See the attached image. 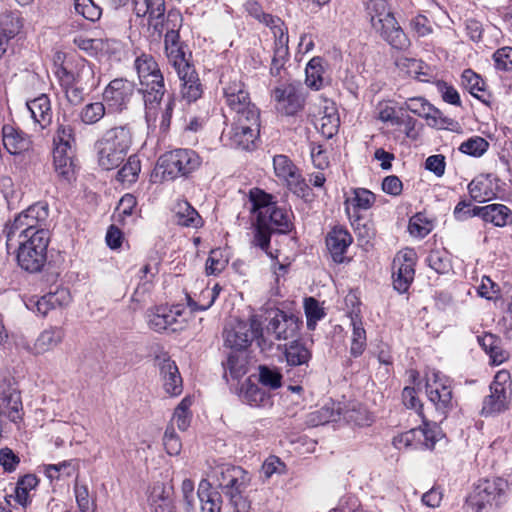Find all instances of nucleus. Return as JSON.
Here are the masks:
<instances>
[{"mask_svg": "<svg viewBox=\"0 0 512 512\" xmlns=\"http://www.w3.org/2000/svg\"><path fill=\"white\" fill-rule=\"evenodd\" d=\"M210 476L228 499L235 512H249L251 501L247 490L251 485L250 473L240 466L220 463L211 467Z\"/></svg>", "mask_w": 512, "mask_h": 512, "instance_id": "nucleus-1", "label": "nucleus"}, {"mask_svg": "<svg viewBox=\"0 0 512 512\" xmlns=\"http://www.w3.org/2000/svg\"><path fill=\"white\" fill-rule=\"evenodd\" d=\"M134 67L143 94L146 122L154 124L158 115V102L165 93L163 74L154 57L145 53L135 59Z\"/></svg>", "mask_w": 512, "mask_h": 512, "instance_id": "nucleus-2", "label": "nucleus"}, {"mask_svg": "<svg viewBox=\"0 0 512 512\" xmlns=\"http://www.w3.org/2000/svg\"><path fill=\"white\" fill-rule=\"evenodd\" d=\"M132 145V132L127 126L108 129L95 142L97 161L101 168L111 170L120 165Z\"/></svg>", "mask_w": 512, "mask_h": 512, "instance_id": "nucleus-3", "label": "nucleus"}, {"mask_svg": "<svg viewBox=\"0 0 512 512\" xmlns=\"http://www.w3.org/2000/svg\"><path fill=\"white\" fill-rule=\"evenodd\" d=\"M367 12L373 29L396 49L409 46V40L395 19L386 0H370Z\"/></svg>", "mask_w": 512, "mask_h": 512, "instance_id": "nucleus-4", "label": "nucleus"}, {"mask_svg": "<svg viewBox=\"0 0 512 512\" xmlns=\"http://www.w3.org/2000/svg\"><path fill=\"white\" fill-rule=\"evenodd\" d=\"M17 262L25 271L40 272L47 260V247L49 244V231L40 230L30 238L17 239Z\"/></svg>", "mask_w": 512, "mask_h": 512, "instance_id": "nucleus-5", "label": "nucleus"}, {"mask_svg": "<svg viewBox=\"0 0 512 512\" xmlns=\"http://www.w3.org/2000/svg\"><path fill=\"white\" fill-rule=\"evenodd\" d=\"M48 215V208L41 203L29 206L18 214L10 225L6 226L4 232L7 243H11L14 238H30L37 231L47 230L45 224Z\"/></svg>", "mask_w": 512, "mask_h": 512, "instance_id": "nucleus-6", "label": "nucleus"}, {"mask_svg": "<svg viewBox=\"0 0 512 512\" xmlns=\"http://www.w3.org/2000/svg\"><path fill=\"white\" fill-rule=\"evenodd\" d=\"M164 0H134V12L137 17H148V31L152 37L160 39L162 35L170 32L172 23L170 17L177 15L179 29L182 26V16L177 11H169L165 16Z\"/></svg>", "mask_w": 512, "mask_h": 512, "instance_id": "nucleus-7", "label": "nucleus"}, {"mask_svg": "<svg viewBox=\"0 0 512 512\" xmlns=\"http://www.w3.org/2000/svg\"><path fill=\"white\" fill-rule=\"evenodd\" d=\"M223 84V97L234 118L250 120L255 123L256 117H260L259 109L252 103L250 95L243 82L238 79L225 81Z\"/></svg>", "mask_w": 512, "mask_h": 512, "instance_id": "nucleus-8", "label": "nucleus"}, {"mask_svg": "<svg viewBox=\"0 0 512 512\" xmlns=\"http://www.w3.org/2000/svg\"><path fill=\"white\" fill-rule=\"evenodd\" d=\"M261 336L262 323L255 315L248 321L233 320L223 331L224 344L232 349V352H246L253 340H259Z\"/></svg>", "mask_w": 512, "mask_h": 512, "instance_id": "nucleus-9", "label": "nucleus"}, {"mask_svg": "<svg viewBox=\"0 0 512 512\" xmlns=\"http://www.w3.org/2000/svg\"><path fill=\"white\" fill-rule=\"evenodd\" d=\"M511 386L510 373L506 370L498 371L490 385V394L484 398L482 414L492 415L505 411L510 401Z\"/></svg>", "mask_w": 512, "mask_h": 512, "instance_id": "nucleus-10", "label": "nucleus"}, {"mask_svg": "<svg viewBox=\"0 0 512 512\" xmlns=\"http://www.w3.org/2000/svg\"><path fill=\"white\" fill-rule=\"evenodd\" d=\"M439 431L437 427H430L424 423L423 426L410 429L393 438V445L396 449H433L438 441Z\"/></svg>", "mask_w": 512, "mask_h": 512, "instance_id": "nucleus-11", "label": "nucleus"}, {"mask_svg": "<svg viewBox=\"0 0 512 512\" xmlns=\"http://www.w3.org/2000/svg\"><path fill=\"white\" fill-rule=\"evenodd\" d=\"M200 157L190 149H175L160 158L164 173L171 177L187 175L200 166Z\"/></svg>", "mask_w": 512, "mask_h": 512, "instance_id": "nucleus-12", "label": "nucleus"}, {"mask_svg": "<svg viewBox=\"0 0 512 512\" xmlns=\"http://www.w3.org/2000/svg\"><path fill=\"white\" fill-rule=\"evenodd\" d=\"M0 414L13 423H18L23 418L20 391L14 379L4 374H0Z\"/></svg>", "mask_w": 512, "mask_h": 512, "instance_id": "nucleus-13", "label": "nucleus"}, {"mask_svg": "<svg viewBox=\"0 0 512 512\" xmlns=\"http://www.w3.org/2000/svg\"><path fill=\"white\" fill-rule=\"evenodd\" d=\"M267 27H269L275 38L274 55L271 63L270 72L273 76H280L285 61L289 55L288 51V33L284 22L275 16H262L260 18Z\"/></svg>", "mask_w": 512, "mask_h": 512, "instance_id": "nucleus-14", "label": "nucleus"}, {"mask_svg": "<svg viewBox=\"0 0 512 512\" xmlns=\"http://www.w3.org/2000/svg\"><path fill=\"white\" fill-rule=\"evenodd\" d=\"M425 390L428 399L437 410L445 413L452 407V389L449 379L441 372L431 370L426 373Z\"/></svg>", "mask_w": 512, "mask_h": 512, "instance_id": "nucleus-15", "label": "nucleus"}, {"mask_svg": "<svg viewBox=\"0 0 512 512\" xmlns=\"http://www.w3.org/2000/svg\"><path fill=\"white\" fill-rule=\"evenodd\" d=\"M275 175L285 182L290 191L297 196L304 197L308 191V185L302 177L299 169L285 155H276L273 158Z\"/></svg>", "mask_w": 512, "mask_h": 512, "instance_id": "nucleus-16", "label": "nucleus"}, {"mask_svg": "<svg viewBox=\"0 0 512 512\" xmlns=\"http://www.w3.org/2000/svg\"><path fill=\"white\" fill-rule=\"evenodd\" d=\"M233 126L224 134L227 144L234 148L249 150L259 133L260 117H256L255 123L250 120L233 119Z\"/></svg>", "mask_w": 512, "mask_h": 512, "instance_id": "nucleus-17", "label": "nucleus"}, {"mask_svg": "<svg viewBox=\"0 0 512 512\" xmlns=\"http://www.w3.org/2000/svg\"><path fill=\"white\" fill-rule=\"evenodd\" d=\"M134 94V84L126 79L112 80L103 92V100L110 112H121L127 108Z\"/></svg>", "mask_w": 512, "mask_h": 512, "instance_id": "nucleus-18", "label": "nucleus"}, {"mask_svg": "<svg viewBox=\"0 0 512 512\" xmlns=\"http://www.w3.org/2000/svg\"><path fill=\"white\" fill-rule=\"evenodd\" d=\"M507 488L508 483L503 478L481 479L475 485L471 500L481 509L487 504L497 503L501 496L505 494Z\"/></svg>", "mask_w": 512, "mask_h": 512, "instance_id": "nucleus-19", "label": "nucleus"}, {"mask_svg": "<svg viewBox=\"0 0 512 512\" xmlns=\"http://www.w3.org/2000/svg\"><path fill=\"white\" fill-rule=\"evenodd\" d=\"M170 22L172 23L170 27L171 30L170 32L165 34L164 49L168 62L174 67V69L177 72L182 68H185V65L191 64L188 62L186 58L184 45L180 41L178 16L172 15L170 17Z\"/></svg>", "mask_w": 512, "mask_h": 512, "instance_id": "nucleus-20", "label": "nucleus"}, {"mask_svg": "<svg viewBox=\"0 0 512 512\" xmlns=\"http://www.w3.org/2000/svg\"><path fill=\"white\" fill-rule=\"evenodd\" d=\"M184 321L182 310L179 306H160L147 313V322L151 329L161 332L167 329L175 331L174 325Z\"/></svg>", "mask_w": 512, "mask_h": 512, "instance_id": "nucleus-21", "label": "nucleus"}, {"mask_svg": "<svg viewBox=\"0 0 512 512\" xmlns=\"http://www.w3.org/2000/svg\"><path fill=\"white\" fill-rule=\"evenodd\" d=\"M301 323L295 315L276 310L270 317L267 332L273 333L277 340H287L296 336Z\"/></svg>", "mask_w": 512, "mask_h": 512, "instance_id": "nucleus-22", "label": "nucleus"}, {"mask_svg": "<svg viewBox=\"0 0 512 512\" xmlns=\"http://www.w3.org/2000/svg\"><path fill=\"white\" fill-rule=\"evenodd\" d=\"M70 300L69 291L60 288L41 297L33 296L25 302V305L29 310L45 316L52 309L68 305Z\"/></svg>", "mask_w": 512, "mask_h": 512, "instance_id": "nucleus-23", "label": "nucleus"}, {"mask_svg": "<svg viewBox=\"0 0 512 512\" xmlns=\"http://www.w3.org/2000/svg\"><path fill=\"white\" fill-rule=\"evenodd\" d=\"M156 364L160 370L165 392L170 396H178L182 393L183 385L178 367L167 354L156 357Z\"/></svg>", "mask_w": 512, "mask_h": 512, "instance_id": "nucleus-24", "label": "nucleus"}, {"mask_svg": "<svg viewBox=\"0 0 512 512\" xmlns=\"http://www.w3.org/2000/svg\"><path fill=\"white\" fill-rule=\"evenodd\" d=\"M273 97L277 102V110L287 116L296 115L303 108V95L293 85L275 88Z\"/></svg>", "mask_w": 512, "mask_h": 512, "instance_id": "nucleus-25", "label": "nucleus"}, {"mask_svg": "<svg viewBox=\"0 0 512 512\" xmlns=\"http://www.w3.org/2000/svg\"><path fill=\"white\" fill-rule=\"evenodd\" d=\"M469 216H478L484 222L496 227H504L512 223V211L504 204H489L486 206H474Z\"/></svg>", "mask_w": 512, "mask_h": 512, "instance_id": "nucleus-26", "label": "nucleus"}, {"mask_svg": "<svg viewBox=\"0 0 512 512\" xmlns=\"http://www.w3.org/2000/svg\"><path fill=\"white\" fill-rule=\"evenodd\" d=\"M177 74L181 81L183 99L189 103L198 100L202 96L203 88L195 68L192 65H185Z\"/></svg>", "mask_w": 512, "mask_h": 512, "instance_id": "nucleus-27", "label": "nucleus"}, {"mask_svg": "<svg viewBox=\"0 0 512 512\" xmlns=\"http://www.w3.org/2000/svg\"><path fill=\"white\" fill-rule=\"evenodd\" d=\"M319 109V130L324 137L330 139L338 132L340 126V118L336 104L331 100L324 99Z\"/></svg>", "mask_w": 512, "mask_h": 512, "instance_id": "nucleus-28", "label": "nucleus"}, {"mask_svg": "<svg viewBox=\"0 0 512 512\" xmlns=\"http://www.w3.org/2000/svg\"><path fill=\"white\" fill-rule=\"evenodd\" d=\"M352 243L350 233L342 226H335L326 237L327 248L337 263H342L347 248Z\"/></svg>", "mask_w": 512, "mask_h": 512, "instance_id": "nucleus-29", "label": "nucleus"}, {"mask_svg": "<svg viewBox=\"0 0 512 512\" xmlns=\"http://www.w3.org/2000/svg\"><path fill=\"white\" fill-rule=\"evenodd\" d=\"M400 108L425 118L431 126H437L441 118L440 111L422 97L408 98Z\"/></svg>", "mask_w": 512, "mask_h": 512, "instance_id": "nucleus-30", "label": "nucleus"}, {"mask_svg": "<svg viewBox=\"0 0 512 512\" xmlns=\"http://www.w3.org/2000/svg\"><path fill=\"white\" fill-rule=\"evenodd\" d=\"M241 400L253 407L271 406V395L258 384L252 383L250 379L246 380L239 391Z\"/></svg>", "mask_w": 512, "mask_h": 512, "instance_id": "nucleus-31", "label": "nucleus"}, {"mask_svg": "<svg viewBox=\"0 0 512 512\" xmlns=\"http://www.w3.org/2000/svg\"><path fill=\"white\" fill-rule=\"evenodd\" d=\"M291 217V211L275 204L263 219L259 221V224L265 225L271 230H275L279 233H287L292 228Z\"/></svg>", "mask_w": 512, "mask_h": 512, "instance_id": "nucleus-32", "label": "nucleus"}, {"mask_svg": "<svg viewBox=\"0 0 512 512\" xmlns=\"http://www.w3.org/2000/svg\"><path fill=\"white\" fill-rule=\"evenodd\" d=\"M375 203V195L365 188H355L345 200V211L350 219L358 216L359 210H368Z\"/></svg>", "mask_w": 512, "mask_h": 512, "instance_id": "nucleus-33", "label": "nucleus"}, {"mask_svg": "<svg viewBox=\"0 0 512 512\" xmlns=\"http://www.w3.org/2000/svg\"><path fill=\"white\" fill-rule=\"evenodd\" d=\"M32 119L42 129L47 127L52 120V110L50 99L47 95L42 94L26 103Z\"/></svg>", "mask_w": 512, "mask_h": 512, "instance_id": "nucleus-34", "label": "nucleus"}, {"mask_svg": "<svg viewBox=\"0 0 512 512\" xmlns=\"http://www.w3.org/2000/svg\"><path fill=\"white\" fill-rule=\"evenodd\" d=\"M64 338V331L59 327H50L42 331L35 340L31 352L44 354L56 348Z\"/></svg>", "mask_w": 512, "mask_h": 512, "instance_id": "nucleus-35", "label": "nucleus"}, {"mask_svg": "<svg viewBox=\"0 0 512 512\" xmlns=\"http://www.w3.org/2000/svg\"><path fill=\"white\" fill-rule=\"evenodd\" d=\"M174 218L178 225L190 228L202 226V218L194 207L186 200H178L173 208Z\"/></svg>", "mask_w": 512, "mask_h": 512, "instance_id": "nucleus-36", "label": "nucleus"}, {"mask_svg": "<svg viewBox=\"0 0 512 512\" xmlns=\"http://www.w3.org/2000/svg\"><path fill=\"white\" fill-rule=\"evenodd\" d=\"M468 190L472 199L479 203L490 201L496 196L490 175H479L474 178L469 183Z\"/></svg>", "mask_w": 512, "mask_h": 512, "instance_id": "nucleus-37", "label": "nucleus"}, {"mask_svg": "<svg viewBox=\"0 0 512 512\" xmlns=\"http://www.w3.org/2000/svg\"><path fill=\"white\" fill-rule=\"evenodd\" d=\"M249 370V358L247 352H231L224 363V377L230 376L233 380H239Z\"/></svg>", "mask_w": 512, "mask_h": 512, "instance_id": "nucleus-38", "label": "nucleus"}, {"mask_svg": "<svg viewBox=\"0 0 512 512\" xmlns=\"http://www.w3.org/2000/svg\"><path fill=\"white\" fill-rule=\"evenodd\" d=\"M197 497L200 501L199 512H220L221 496L217 491L211 489V484L207 480L199 483Z\"/></svg>", "mask_w": 512, "mask_h": 512, "instance_id": "nucleus-39", "label": "nucleus"}, {"mask_svg": "<svg viewBox=\"0 0 512 512\" xmlns=\"http://www.w3.org/2000/svg\"><path fill=\"white\" fill-rule=\"evenodd\" d=\"M273 196L264 192L261 189L254 188L249 193V200L251 203V212L256 215L257 222H259L263 217L273 208L276 204L273 201Z\"/></svg>", "mask_w": 512, "mask_h": 512, "instance_id": "nucleus-40", "label": "nucleus"}, {"mask_svg": "<svg viewBox=\"0 0 512 512\" xmlns=\"http://www.w3.org/2000/svg\"><path fill=\"white\" fill-rule=\"evenodd\" d=\"M341 407L332 403L325 405L318 410H315L307 415L306 423L308 426L316 427L325 425L329 422H334L340 419Z\"/></svg>", "mask_w": 512, "mask_h": 512, "instance_id": "nucleus-41", "label": "nucleus"}, {"mask_svg": "<svg viewBox=\"0 0 512 512\" xmlns=\"http://www.w3.org/2000/svg\"><path fill=\"white\" fill-rule=\"evenodd\" d=\"M53 142L55 148H58V152L71 150V148L75 145L74 128L68 120L63 119L62 122H58Z\"/></svg>", "mask_w": 512, "mask_h": 512, "instance_id": "nucleus-42", "label": "nucleus"}, {"mask_svg": "<svg viewBox=\"0 0 512 512\" xmlns=\"http://www.w3.org/2000/svg\"><path fill=\"white\" fill-rule=\"evenodd\" d=\"M352 335L350 353L354 357L362 355L366 348V331L358 315L351 317Z\"/></svg>", "mask_w": 512, "mask_h": 512, "instance_id": "nucleus-43", "label": "nucleus"}, {"mask_svg": "<svg viewBox=\"0 0 512 512\" xmlns=\"http://www.w3.org/2000/svg\"><path fill=\"white\" fill-rule=\"evenodd\" d=\"M462 85L469 93L475 98L485 102L487 96L485 89V81L480 75L476 74L471 69H466L462 73Z\"/></svg>", "mask_w": 512, "mask_h": 512, "instance_id": "nucleus-44", "label": "nucleus"}, {"mask_svg": "<svg viewBox=\"0 0 512 512\" xmlns=\"http://www.w3.org/2000/svg\"><path fill=\"white\" fill-rule=\"evenodd\" d=\"M79 58L66 61L63 65L59 66L56 70V75L59 79L60 85H80V63Z\"/></svg>", "mask_w": 512, "mask_h": 512, "instance_id": "nucleus-45", "label": "nucleus"}, {"mask_svg": "<svg viewBox=\"0 0 512 512\" xmlns=\"http://www.w3.org/2000/svg\"><path fill=\"white\" fill-rule=\"evenodd\" d=\"M74 44L90 56H98L109 50V42L102 38H89L83 35L74 38Z\"/></svg>", "mask_w": 512, "mask_h": 512, "instance_id": "nucleus-46", "label": "nucleus"}, {"mask_svg": "<svg viewBox=\"0 0 512 512\" xmlns=\"http://www.w3.org/2000/svg\"><path fill=\"white\" fill-rule=\"evenodd\" d=\"M38 485V479L35 475L27 474L18 480L15 488L16 501L26 507L30 502V491Z\"/></svg>", "mask_w": 512, "mask_h": 512, "instance_id": "nucleus-47", "label": "nucleus"}, {"mask_svg": "<svg viewBox=\"0 0 512 512\" xmlns=\"http://www.w3.org/2000/svg\"><path fill=\"white\" fill-rule=\"evenodd\" d=\"M285 357L289 365L300 366L309 362L311 352L304 344L292 342L285 350Z\"/></svg>", "mask_w": 512, "mask_h": 512, "instance_id": "nucleus-48", "label": "nucleus"}, {"mask_svg": "<svg viewBox=\"0 0 512 512\" xmlns=\"http://www.w3.org/2000/svg\"><path fill=\"white\" fill-rule=\"evenodd\" d=\"M416 263V252L411 248H405L399 251L393 260V269L398 270L401 267V272L408 274V277H414Z\"/></svg>", "mask_w": 512, "mask_h": 512, "instance_id": "nucleus-49", "label": "nucleus"}, {"mask_svg": "<svg viewBox=\"0 0 512 512\" xmlns=\"http://www.w3.org/2000/svg\"><path fill=\"white\" fill-rule=\"evenodd\" d=\"M323 72L322 59L319 57L312 58L305 69L306 84L313 89H320L324 82Z\"/></svg>", "mask_w": 512, "mask_h": 512, "instance_id": "nucleus-50", "label": "nucleus"}, {"mask_svg": "<svg viewBox=\"0 0 512 512\" xmlns=\"http://www.w3.org/2000/svg\"><path fill=\"white\" fill-rule=\"evenodd\" d=\"M426 261L429 267L438 274H446L452 267L450 254L445 249L432 250Z\"/></svg>", "mask_w": 512, "mask_h": 512, "instance_id": "nucleus-51", "label": "nucleus"}, {"mask_svg": "<svg viewBox=\"0 0 512 512\" xmlns=\"http://www.w3.org/2000/svg\"><path fill=\"white\" fill-rule=\"evenodd\" d=\"M3 145L10 154L16 155L26 148V140L13 127L4 126Z\"/></svg>", "mask_w": 512, "mask_h": 512, "instance_id": "nucleus-52", "label": "nucleus"}, {"mask_svg": "<svg viewBox=\"0 0 512 512\" xmlns=\"http://www.w3.org/2000/svg\"><path fill=\"white\" fill-rule=\"evenodd\" d=\"M137 205V200L132 194H125L119 201L118 206L114 212V220L122 225L128 223L132 217L134 208Z\"/></svg>", "mask_w": 512, "mask_h": 512, "instance_id": "nucleus-53", "label": "nucleus"}, {"mask_svg": "<svg viewBox=\"0 0 512 512\" xmlns=\"http://www.w3.org/2000/svg\"><path fill=\"white\" fill-rule=\"evenodd\" d=\"M106 113V104L93 102L86 104L79 113V119L86 125L98 123Z\"/></svg>", "mask_w": 512, "mask_h": 512, "instance_id": "nucleus-54", "label": "nucleus"}, {"mask_svg": "<svg viewBox=\"0 0 512 512\" xmlns=\"http://www.w3.org/2000/svg\"><path fill=\"white\" fill-rule=\"evenodd\" d=\"M141 171V163L136 155H131L125 165L118 171L117 180L124 184L134 183Z\"/></svg>", "mask_w": 512, "mask_h": 512, "instance_id": "nucleus-55", "label": "nucleus"}, {"mask_svg": "<svg viewBox=\"0 0 512 512\" xmlns=\"http://www.w3.org/2000/svg\"><path fill=\"white\" fill-rule=\"evenodd\" d=\"M304 310L306 315L307 327L310 330H314L317 322L325 316V312L323 308L320 306L319 302L313 297L305 298Z\"/></svg>", "mask_w": 512, "mask_h": 512, "instance_id": "nucleus-56", "label": "nucleus"}, {"mask_svg": "<svg viewBox=\"0 0 512 512\" xmlns=\"http://www.w3.org/2000/svg\"><path fill=\"white\" fill-rule=\"evenodd\" d=\"M343 419L357 426H367L371 423L372 418L369 412L362 406L353 405L343 412Z\"/></svg>", "mask_w": 512, "mask_h": 512, "instance_id": "nucleus-57", "label": "nucleus"}, {"mask_svg": "<svg viewBox=\"0 0 512 512\" xmlns=\"http://www.w3.org/2000/svg\"><path fill=\"white\" fill-rule=\"evenodd\" d=\"M191 406V400L189 398H184L179 405L176 407L173 418L172 425L176 424L179 430L185 431L191 421V414L189 412V407Z\"/></svg>", "mask_w": 512, "mask_h": 512, "instance_id": "nucleus-58", "label": "nucleus"}, {"mask_svg": "<svg viewBox=\"0 0 512 512\" xmlns=\"http://www.w3.org/2000/svg\"><path fill=\"white\" fill-rule=\"evenodd\" d=\"M433 228L432 223L421 213L410 218L408 230L409 233L417 238H424Z\"/></svg>", "mask_w": 512, "mask_h": 512, "instance_id": "nucleus-59", "label": "nucleus"}, {"mask_svg": "<svg viewBox=\"0 0 512 512\" xmlns=\"http://www.w3.org/2000/svg\"><path fill=\"white\" fill-rule=\"evenodd\" d=\"M228 260L219 249L212 250L206 261L205 270L208 275H218L227 266Z\"/></svg>", "mask_w": 512, "mask_h": 512, "instance_id": "nucleus-60", "label": "nucleus"}, {"mask_svg": "<svg viewBox=\"0 0 512 512\" xmlns=\"http://www.w3.org/2000/svg\"><path fill=\"white\" fill-rule=\"evenodd\" d=\"M489 143L482 137L475 136L463 142L460 150L474 157L482 156L488 149Z\"/></svg>", "mask_w": 512, "mask_h": 512, "instance_id": "nucleus-61", "label": "nucleus"}, {"mask_svg": "<svg viewBox=\"0 0 512 512\" xmlns=\"http://www.w3.org/2000/svg\"><path fill=\"white\" fill-rule=\"evenodd\" d=\"M75 12L82 15L85 19L95 21L101 15L100 8L92 0H72Z\"/></svg>", "mask_w": 512, "mask_h": 512, "instance_id": "nucleus-62", "label": "nucleus"}, {"mask_svg": "<svg viewBox=\"0 0 512 512\" xmlns=\"http://www.w3.org/2000/svg\"><path fill=\"white\" fill-rule=\"evenodd\" d=\"M259 381L270 389H278L282 385V375L279 371L267 366L259 367Z\"/></svg>", "mask_w": 512, "mask_h": 512, "instance_id": "nucleus-63", "label": "nucleus"}, {"mask_svg": "<svg viewBox=\"0 0 512 512\" xmlns=\"http://www.w3.org/2000/svg\"><path fill=\"white\" fill-rule=\"evenodd\" d=\"M493 59L498 70L512 72V47H502L494 52Z\"/></svg>", "mask_w": 512, "mask_h": 512, "instance_id": "nucleus-64", "label": "nucleus"}]
</instances>
